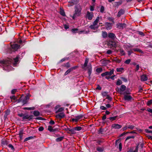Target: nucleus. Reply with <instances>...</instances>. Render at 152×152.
<instances>
[{
	"label": "nucleus",
	"mask_w": 152,
	"mask_h": 152,
	"mask_svg": "<svg viewBox=\"0 0 152 152\" xmlns=\"http://www.w3.org/2000/svg\"><path fill=\"white\" fill-rule=\"evenodd\" d=\"M17 91L16 89H14L11 90V93L12 94H14Z\"/></svg>",
	"instance_id": "obj_56"
},
{
	"label": "nucleus",
	"mask_w": 152,
	"mask_h": 152,
	"mask_svg": "<svg viewBox=\"0 0 152 152\" xmlns=\"http://www.w3.org/2000/svg\"><path fill=\"white\" fill-rule=\"evenodd\" d=\"M23 109L24 110H34L35 109L34 107H25L23 108Z\"/></svg>",
	"instance_id": "obj_31"
},
{
	"label": "nucleus",
	"mask_w": 152,
	"mask_h": 152,
	"mask_svg": "<svg viewBox=\"0 0 152 152\" xmlns=\"http://www.w3.org/2000/svg\"><path fill=\"white\" fill-rule=\"evenodd\" d=\"M91 72H92V67H91V65L90 66L89 68L88 69V75H89V78H91L90 76L91 74Z\"/></svg>",
	"instance_id": "obj_28"
},
{
	"label": "nucleus",
	"mask_w": 152,
	"mask_h": 152,
	"mask_svg": "<svg viewBox=\"0 0 152 152\" xmlns=\"http://www.w3.org/2000/svg\"><path fill=\"white\" fill-rule=\"evenodd\" d=\"M138 145L139 144L137 145L135 147V148L134 151H134L135 152H138Z\"/></svg>",
	"instance_id": "obj_58"
},
{
	"label": "nucleus",
	"mask_w": 152,
	"mask_h": 152,
	"mask_svg": "<svg viewBox=\"0 0 152 152\" xmlns=\"http://www.w3.org/2000/svg\"><path fill=\"white\" fill-rule=\"evenodd\" d=\"M130 94V92L128 90H126L123 93V95L124 96L125 95H129Z\"/></svg>",
	"instance_id": "obj_40"
},
{
	"label": "nucleus",
	"mask_w": 152,
	"mask_h": 152,
	"mask_svg": "<svg viewBox=\"0 0 152 152\" xmlns=\"http://www.w3.org/2000/svg\"><path fill=\"white\" fill-rule=\"evenodd\" d=\"M83 115H80L77 116H75V117L76 118V120H77V122L80 119L83 118Z\"/></svg>",
	"instance_id": "obj_23"
},
{
	"label": "nucleus",
	"mask_w": 152,
	"mask_h": 152,
	"mask_svg": "<svg viewBox=\"0 0 152 152\" xmlns=\"http://www.w3.org/2000/svg\"><path fill=\"white\" fill-rule=\"evenodd\" d=\"M102 71V69L101 67H98L96 69V71L98 73H100Z\"/></svg>",
	"instance_id": "obj_38"
},
{
	"label": "nucleus",
	"mask_w": 152,
	"mask_h": 152,
	"mask_svg": "<svg viewBox=\"0 0 152 152\" xmlns=\"http://www.w3.org/2000/svg\"><path fill=\"white\" fill-rule=\"evenodd\" d=\"M122 84V81L119 79H118L116 82V85H121Z\"/></svg>",
	"instance_id": "obj_35"
},
{
	"label": "nucleus",
	"mask_w": 152,
	"mask_h": 152,
	"mask_svg": "<svg viewBox=\"0 0 152 152\" xmlns=\"http://www.w3.org/2000/svg\"><path fill=\"white\" fill-rule=\"evenodd\" d=\"M121 2L120 1L115 2L113 3V5L115 7H118L119 5L121 4Z\"/></svg>",
	"instance_id": "obj_27"
},
{
	"label": "nucleus",
	"mask_w": 152,
	"mask_h": 152,
	"mask_svg": "<svg viewBox=\"0 0 152 152\" xmlns=\"http://www.w3.org/2000/svg\"><path fill=\"white\" fill-rule=\"evenodd\" d=\"M122 127V126L119 125L118 124H113L112 126L111 127L112 128H114L115 129H119Z\"/></svg>",
	"instance_id": "obj_12"
},
{
	"label": "nucleus",
	"mask_w": 152,
	"mask_h": 152,
	"mask_svg": "<svg viewBox=\"0 0 152 152\" xmlns=\"http://www.w3.org/2000/svg\"><path fill=\"white\" fill-rule=\"evenodd\" d=\"M20 47V46L17 44H13L11 45V48L9 50V53H12V52L16 51Z\"/></svg>",
	"instance_id": "obj_5"
},
{
	"label": "nucleus",
	"mask_w": 152,
	"mask_h": 152,
	"mask_svg": "<svg viewBox=\"0 0 152 152\" xmlns=\"http://www.w3.org/2000/svg\"><path fill=\"white\" fill-rule=\"evenodd\" d=\"M59 13L61 15L63 16H65V12H64V10L61 8L60 9V11L59 12Z\"/></svg>",
	"instance_id": "obj_30"
},
{
	"label": "nucleus",
	"mask_w": 152,
	"mask_h": 152,
	"mask_svg": "<svg viewBox=\"0 0 152 152\" xmlns=\"http://www.w3.org/2000/svg\"><path fill=\"white\" fill-rule=\"evenodd\" d=\"M88 59L87 58H86L85 60V62H84V64L83 66L84 67H86L87 66L88 64Z\"/></svg>",
	"instance_id": "obj_45"
},
{
	"label": "nucleus",
	"mask_w": 152,
	"mask_h": 152,
	"mask_svg": "<svg viewBox=\"0 0 152 152\" xmlns=\"http://www.w3.org/2000/svg\"><path fill=\"white\" fill-rule=\"evenodd\" d=\"M64 139V137H61L58 138L56 139V141L57 142L61 141Z\"/></svg>",
	"instance_id": "obj_36"
},
{
	"label": "nucleus",
	"mask_w": 152,
	"mask_h": 152,
	"mask_svg": "<svg viewBox=\"0 0 152 152\" xmlns=\"http://www.w3.org/2000/svg\"><path fill=\"white\" fill-rule=\"evenodd\" d=\"M62 66L65 67L67 68L70 67L71 66L69 62H68L66 64H64Z\"/></svg>",
	"instance_id": "obj_32"
},
{
	"label": "nucleus",
	"mask_w": 152,
	"mask_h": 152,
	"mask_svg": "<svg viewBox=\"0 0 152 152\" xmlns=\"http://www.w3.org/2000/svg\"><path fill=\"white\" fill-rule=\"evenodd\" d=\"M108 93L107 91H102L101 93V95L103 98H104L108 95Z\"/></svg>",
	"instance_id": "obj_22"
},
{
	"label": "nucleus",
	"mask_w": 152,
	"mask_h": 152,
	"mask_svg": "<svg viewBox=\"0 0 152 152\" xmlns=\"http://www.w3.org/2000/svg\"><path fill=\"white\" fill-rule=\"evenodd\" d=\"M18 116L20 117H22V121H32L33 119H35L38 120H43L44 119L41 117H37L36 118H33V115H28L24 114L23 113H18Z\"/></svg>",
	"instance_id": "obj_1"
},
{
	"label": "nucleus",
	"mask_w": 152,
	"mask_h": 152,
	"mask_svg": "<svg viewBox=\"0 0 152 152\" xmlns=\"http://www.w3.org/2000/svg\"><path fill=\"white\" fill-rule=\"evenodd\" d=\"M53 129V128H52V126L51 125H49L48 126V130L50 132H52V131Z\"/></svg>",
	"instance_id": "obj_50"
},
{
	"label": "nucleus",
	"mask_w": 152,
	"mask_h": 152,
	"mask_svg": "<svg viewBox=\"0 0 152 152\" xmlns=\"http://www.w3.org/2000/svg\"><path fill=\"white\" fill-rule=\"evenodd\" d=\"M106 72L107 76H110L113 74L114 72V69H111L110 71V72L107 71Z\"/></svg>",
	"instance_id": "obj_29"
},
{
	"label": "nucleus",
	"mask_w": 152,
	"mask_h": 152,
	"mask_svg": "<svg viewBox=\"0 0 152 152\" xmlns=\"http://www.w3.org/2000/svg\"><path fill=\"white\" fill-rule=\"evenodd\" d=\"M145 132L147 133H151L152 134V131L150 130L147 129H145Z\"/></svg>",
	"instance_id": "obj_62"
},
{
	"label": "nucleus",
	"mask_w": 152,
	"mask_h": 152,
	"mask_svg": "<svg viewBox=\"0 0 152 152\" xmlns=\"http://www.w3.org/2000/svg\"><path fill=\"white\" fill-rule=\"evenodd\" d=\"M34 116L38 117L40 115V113L38 110H35L33 112Z\"/></svg>",
	"instance_id": "obj_19"
},
{
	"label": "nucleus",
	"mask_w": 152,
	"mask_h": 152,
	"mask_svg": "<svg viewBox=\"0 0 152 152\" xmlns=\"http://www.w3.org/2000/svg\"><path fill=\"white\" fill-rule=\"evenodd\" d=\"M148 77L146 75L144 74L141 76V80L142 81H145L147 80Z\"/></svg>",
	"instance_id": "obj_16"
},
{
	"label": "nucleus",
	"mask_w": 152,
	"mask_h": 152,
	"mask_svg": "<svg viewBox=\"0 0 152 152\" xmlns=\"http://www.w3.org/2000/svg\"><path fill=\"white\" fill-rule=\"evenodd\" d=\"M135 137L133 136H129L127 137L126 138V139L125 140H128L129 139H130L132 138V139H134V138Z\"/></svg>",
	"instance_id": "obj_51"
},
{
	"label": "nucleus",
	"mask_w": 152,
	"mask_h": 152,
	"mask_svg": "<svg viewBox=\"0 0 152 152\" xmlns=\"http://www.w3.org/2000/svg\"><path fill=\"white\" fill-rule=\"evenodd\" d=\"M65 116V115L63 112H61L56 115V117L57 118L61 119L64 118Z\"/></svg>",
	"instance_id": "obj_7"
},
{
	"label": "nucleus",
	"mask_w": 152,
	"mask_h": 152,
	"mask_svg": "<svg viewBox=\"0 0 152 152\" xmlns=\"http://www.w3.org/2000/svg\"><path fill=\"white\" fill-rule=\"evenodd\" d=\"M75 131H79L81 130L82 128L81 126H77L74 127Z\"/></svg>",
	"instance_id": "obj_44"
},
{
	"label": "nucleus",
	"mask_w": 152,
	"mask_h": 152,
	"mask_svg": "<svg viewBox=\"0 0 152 152\" xmlns=\"http://www.w3.org/2000/svg\"><path fill=\"white\" fill-rule=\"evenodd\" d=\"M120 78L124 82H127L128 81V80L127 78L124 77H121Z\"/></svg>",
	"instance_id": "obj_48"
},
{
	"label": "nucleus",
	"mask_w": 152,
	"mask_h": 152,
	"mask_svg": "<svg viewBox=\"0 0 152 152\" xmlns=\"http://www.w3.org/2000/svg\"><path fill=\"white\" fill-rule=\"evenodd\" d=\"M121 92L124 91L126 89V86L125 85H122L121 86L120 88Z\"/></svg>",
	"instance_id": "obj_21"
},
{
	"label": "nucleus",
	"mask_w": 152,
	"mask_h": 152,
	"mask_svg": "<svg viewBox=\"0 0 152 152\" xmlns=\"http://www.w3.org/2000/svg\"><path fill=\"white\" fill-rule=\"evenodd\" d=\"M78 31V29L77 28H73L72 30V31L74 33H76Z\"/></svg>",
	"instance_id": "obj_59"
},
{
	"label": "nucleus",
	"mask_w": 152,
	"mask_h": 152,
	"mask_svg": "<svg viewBox=\"0 0 152 152\" xmlns=\"http://www.w3.org/2000/svg\"><path fill=\"white\" fill-rule=\"evenodd\" d=\"M35 137V136H31L28 137L26 138H25L24 140V141L25 142L27 140H31V139H33Z\"/></svg>",
	"instance_id": "obj_33"
},
{
	"label": "nucleus",
	"mask_w": 152,
	"mask_h": 152,
	"mask_svg": "<svg viewBox=\"0 0 152 152\" xmlns=\"http://www.w3.org/2000/svg\"><path fill=\"white\" fill-rule=\"evenodd\" d=\"M137 32H138L137 33L139 35H141V36H145V34L143 32H142V31H137Z\"/></svg>",
	"instance_id": "obj_55"
},
{
	"label": "nucleus",
	"mask_w": 152,
	"mask_h": 152,
	"mask_svg": "<svg viewBox=\"0 0 152 152\" xmlns=\"http://www.w3.org/2000/svg\"><path fill=\"white\" fill-rule=\"evenodd\" d=\"M1 143L3 145H7L8 146L9 144V142L7 140H3L1 141Z\"/></svg>",
	"instance_id": "obj_34"
},
{
	"label": "nucleus",
	"mask_w": 152,
	"mask_h": 152,
	"mask_svg": "<svg viewBox=\"0 0 152 152\" xmlns=\"http://www.w3.org/2000/svg\"><path fill=\"white\" fill-rule=\"evenodd\" d=\"M124 70V68L123 67H120L119 68H117L116 69V71L118 72H122V71Z\"/></svg>",
	"instance_id": "obj_42"
},
{
	"label": "nucleus",
	"mask_w": 152,
	"mask_h": 152,
	"mask_svg": "<svg viewBox=\"0 0 152 152\" xmlns=\"http://www.w3.org/2000/svg\"><path fill=\"white\" fill-rule=\"evenodd\" d=\"M105 26L107 30H110L112 28V24L108 22H105Z\"/></svg>",
	"instance_id": "obj_11"
},
{
	"label": "nucleus",
	"mask_w": 152,
	"mask_h": 152,
	"mask_svg": "<svg viewBox=\"0 0 152 152\" xmlns=\"http://www.w3.org/2000/svg\"><path fill=\"white\" fill-rule=\"evenodd\" d=\"M132 50L131 49L130 50L128 51V55L130 56L131 55V54L133 53V51H132Z\"/></svg>",
	"instance_id": "obj_60"
},
{
	"label": "nucleus",
	"mask_w": 152,
	"mask_h": 152,
	"mask_svg": "<svg viewBox=\"0 0 152 152\" xmlns=\"http://www.w3.org/2000/svg\"><path fill=\"white\" fill-rule=\"evenodd\" d=\"M134 126H133L132 125H128V128L132 129H133L134 128Z\"/></svg>",
	"instance_id": "obj_57"
},
{
	"label": "nucleus",
	"mask_w": 152,
	"mask_h": 152,
	"mask_svg": "<svg viewBox=\"0 0 152 152\" xmlns=\"http://www.w3.org/2000/svg\"><path fill=\"white\" fill-rule=\"evenodd\" d=\"M86 16L88 18V19L91 20L92 19L93 15V14H91L89 11H87Z\"/></svg>",
	"instance_id": "obj_15"
},
{
	"label": "nucleus",
	"mask_w": 152,
	"mask_h": 152,
	"mask_svg": "<svg viewBox=\"0 0 152 152\" xmlns=\"http://www.w3.org/2000/svg\"><path fill=\"white\" fill-rule=\"evenodd\" d=\"M99 17L97 16L96 20H95V21L93 22V24H94V25H95L96 26L97 24V23H98L99 20Z\"/></svg>",
	"instance_id": "obj_26"
},
{
	"label": "nucleus",
	"mask_w": 152,
	"mask_h": 152,
	"mask_svg": "<svg viewBox=\"0 0 152 152\" xmlns=\"http://www.w3.org/2000/svg\"><path fill=\"white\" fill-rule=\"evenodd\" d=\"M104 131V130L103 129H102V128H100L99 130L98 131V134H103V132Z\"/></svg>",
	"instance_id": "obj_53"
},
{
	"label": "nucleus",
	"mask_w": 152,
	"mask_h": 152,
	"mask_svg": "<svg viewBox=\"0 0 152 152\" xmlns=\"http://www.w3.org/2000/svg\"><path fill=\"white\" fill-rule=\"evenodd\" d=\"M12 59L10 58H8L6 60H2L0 61V63L3 64L4 66H8L10 64L13 62Z\"/></svg>",
	"instance_id": "obj_3"
},
{
	"label": "nucleus",
	"mask_w": 152,
	"mask_h": 152,
	"mask_svg": "<svg viewBox=\"0 0 152 152\" xmlns=\"http://www.w3.org/2000/svg\"><path fill=\"white\" fill-rule=\"evenodd\" d=\"M118 148L119 151H121L122 150V144L121 142L119 143Z\"/></svg>",
	"instance_id": "obj_47"
},
{
	"label": "nucleus",
	"mask_w": 152,
	"mask_h": 152,
	"mask_svg": "<svg viewBox=\"0 0 152 152\" xmlns=\"http://www.w3.org/2000/svg\"><path fill=\"white\" fill-rule=\"evenodd\" d=\"M31 96V95L29 94H28L25 96H22V102L23 104L22 105H23L25 104H27Z\"/></svg>",
	"instance_id": "obj_4"
},
{
	"label": "nucleus",
	"mask_w": 152,
	"mask_h": 152,
	"mask_svg": "<svg viewBox=\"0 0 152 152\" xmlns=\"http://www.w3.org/2000/svg\"><path fill=\"white\" fill-rule=\"evenodd\" d=\"M125 10L122 9L120 10L118 12L117 16L118 17H120L121 15H123L125 13Z\"/></svg>",
	"instance_id": "obj_13"
},
{
	"label": "nucleus",
	"mask_w": 152,
	"mask_h": 152,
	"mask_svg": "<svg viewBox=\"0 0 152 152\" xmlns=\"http://www.w3.org/2000/svg\"><path fill=\"white\" fill-rule=\"evenodd\" d=\"M97 151L99 152H102L104 151V148L103 146L102 147L98 146L96 148Z\"/></svg>",
	"instance_id": "obj_18"
},
{
	"label": "nucleus",
	"mask_w": 152,
	"mask_h": 152,
	"mask_svg": "<svg viewBox=\"0 0 152 152\" xmlns=\"http://www.w3.org/2000/svg\"><path fill=\"white\" fill-rule=\"evenodd\" d=\"M81 7L79 4L75 6V11L72 17L73 19H75L76 18L79 16L81 14Z\"/></svg>",
	"instance_id": "obj_2"
},
{
	"label": "nucleus",
	"mask_w": 152,
	"mask_h": 152,
	"mask_svg": "<svg viewBox=\"0 0 152 152\" xmlns=\"http://www.w3.org/2000/svg\"><path fill=\"white\" fill-rule=\"evenodd\" d=\"M112 43L111 44V45L112 47H114L115 48L116 47V43L114 41H111Z\"/></svg>",
	"instance_id": "obj_39"
},
{
	"label": "nucleus",
	"mask_w": 152,
	"mask_h": 152,
	"mask_svg": "<svg viewBox=\"0 0 152 152\" xmlns=\"http://www.w3.org/2000/svg\"><path fill=\"white\" fill-rule=\"evenodd\" d=\"M152 104V99L148 101L147 102V105L148 106Z\"/></svg>",
	"instance_id": "obj_61"
},
{
	"label": "nucleus",
	"mask_w": 152,
	"mask_h": 152,
	"mask_svg": "<svg viewBox=\"0 0 152 152\" xmlns=\"http://www.w3.org/2000/svg\"><path fill=\"white\" fill-rule=\"evenodd\" d=\"M79 0H72L71 1L69 2V3L70 4H72V5H77V4L79 2Z\"/></svg>",
	"instance_id": "obj_14"
},
{
	"label": "nucleus",
	"mask_w": 152,
	"mask_h": 152,
	"mask_svg": "<svg viewBox=\"0 0 152 152\" xmlns=\"http://www.w3.org/2000/svg\"><path fill=\"white\" fill-rule=\"evenodd\" d=\"M124 99L125 101H129L133 99V98L130 95H125L124 96Z\"/></svg>",
	"instance_id": "obj_9"
},
{
	"label": "nucleus",
	"mask_w": 152,
	"mask_h": 152,
	"mask_svg": "<svg viewBox=\"0 0 152 152\" xmlns=\"http://www.w3.org/2000/svg\"><path fill=\"white\" fill-rule=\"evenodd\" d=\"M106 99H107L109 101H111L112 100V98L108 95V96H107L106 98L105 99H103V101H105Z\"/></svg>",
	"instance_id": "obj_43"
},
{
	"label": "nucleus",
	"mask_w": 152,
	"mask_h": 152,
	"mask_svg": "<svg viewBox=\"0 0 152 152\" xmlns=\"http://www.w3.org/2000/svg\"><path fill=\"white\" fill-rule=\"evenodd\" d=\"M100 12L103 13L104 11V6H101L100 10Z\"/></svg>",
	"instance_id": "obj_52"
},
{
	"label": "nucleus",
	"mask_w": 152,
	"mask_h": 152,
	"mask_svg": "<svg viewBox=\"0 0 152 152\" xmlns=\"http://www.w3.org/2000/svg\"><path fill=\"white\" fill-rule=\"evenodd\" d=\"M8 146L9 147V148H11V149L13 151H14L15 150V149L13 145H12V144H9L8 145Z\"/></svg>",
	"instance_id": "obj_37"
},
{
	"label": "nucleus",
	"mask_w": 152,
	"mask_h": 152,
	"mask_svg": "<svg viewBox=\"0 0 152 152\" xmlns=\"http://www.w3.org/2000/svg\"><path fill=\"white\" fill-rule=\"evenodd\" d=\"M108 37L109 38H111L113 40H114L116 38V37L115 34L112 32H110L108 33Z\"/></svg>",
	"instance_id": "obj_10"
},
{
	"label": "nucleus",
	"mask_w": 152,
	"mask_h": 152,
	"mask_svg": "<svg viewBox=\"0 0 152 152\" xmlns=\"http://www.w3.org/2000/svg\"><path fill=\"white\" fill-rule=\"evenodd\" d=\"M132 50L134 51H137L142 53H143V52L142 50L140 49H139V48H134L132 49Z\"/></svg>",
	"instance_id": "obj_25"
},
{
	"label": "nucleus",
	"mask_w": 152,
	"mask_h": 152,
	"mask_svg": "<svg viewBox=\"0 0 152 152\" xmlns=\"http://www.w3.org/2000/svg\"><path fill=\"white\" fill-rule=\"evenodd\" d=\"M117 117L118 116H116L114 117H110L108 118V119H109L112 121H114V120H115L117 118Z\"/></svg>",
	"instance_id": "obj_41"
},
{
	"label": "nucleus",
	"mask_w": 152,
	"mask_h": 152,
	"mask_svg": "<svg viewBox=\"0 0 152 152\" xmlns=\"http://www.w3.org/2000/svg\"><path fill=\"white\" fill-rule=\"evenodd\" d=\"M96 141V142L99 145H100L101 143L103 142V141L101 140H95Z\"/></svg>",
	"instance_id": "obj_64"
},
{
	"label": "nucleus",
	"mask_w": 152,
	"mask_h": 152,
	"mask_svg": "<svg viewBox=\"0 0 152 152\" xmlns=\"http://www.w3.org/2000/svg\"><path fill=\"white\" fill-rule=\"evenodd\" d=\"M120 53L123 55H125V52L123 49H120L119 50Z\"/></svg>",
	"instance_id": "obj_46"
},
{
	"label": "nucleus",
	"mask_w": 152,
	"mask_h": 152,
	"mask_svg": "<svg viewBox=\"0 0 152 152\" xmlns=\"http://www.w3.org/2000/svg\"><path fill=\"white\" fill-rule=\"evenodd\" d=\"M96 26L95 25H94V24H92L90 25V26H89V28L91 29H93L94 30H95V29H97L99 26Z\"/></svg>",
	"instance_id": "obj_24"
},
{
	"label": "nucleus",
	"mask_w": 152,
	"mask_h": 152,
	"mask_svg": "<svg viewBox=\"0 0 152 152\" xmlns=\"http://www.w3.org/2000/svg\"><path fill=\"white\" fill-rule=\"evenodd\" d=\"M68 133L69 134H75L76 132L75 130L74 127L72 129H70L69 132H68Z\"/></svg>",
	"instance_id": "obj_20"
},
{
	"label": "nucleus",
	"mask_w": 152,
	"mask_h": 152,
	"mask_svg": "<svg viewBox=\"0 0 152 152\" xmlns=\"http://www.w3.org/2000/svg\"><path fill=\"white\" fill-rule=\"evenodd\" d=\"M64 110V108L63 107H60L59 108L57 111L56 112V113H58L59 112H61L63 111Z\"/></svg>",
	"instance_id": "obj_54"
},
{
	"label": "nucleus",
	"mask_w": 152,
	"mask_h": 152,
	"mask_svg": "<svg viewBox=\"0 0 152 152\" xmlns=\"http://www.w3.org/2000/svg\"><path fill=\"white\" fill-rule=\"evenodd\" d=\"M22 56H20L19 55H17L16 57L13 58V60L14 62V64H17L18 62L19 59L22 58Z\"/></svg>",
	"instance_id": "obj_8"
},
{
	"label": "nucleus",
	"mask_w": 152,
	"mask_h": 152,
	"mask_svg": "<svg viewBox=\"0 0 152 152\" xmlns=\"http://www.w3.org/2000/svg\"><path fill=\"white\" fill-rule=\"evenodd\" d=\"M22 96H21V97L19 99H16L15 102H17L18 103H19V102H22Z\"/></svg>",
	"instance_id": "obj_49"
},
{
	"label": "nucleus",
	"mask_w": 152,
	"mask_h": 152,
	"mask_svg": "<svg viewBox=\"0 0 152 152\" xmlns=\"http://www.w3.org/2000/svg\"><path fill=\"white\" fill-rule=\"evenodd\" d=\"M108 34L106 31H102V37L104 38H106L107 37Z\"/></svg>",
	"instance_id": "obj_17"
},
{
	"label": "nucleus",
	"mask_w": 152,
	"mask_h": 152,
	"mask_svg": "<svg viewBox=\"0 0 152 152\" xmlns=\"http://www.w3.org/2000/svg\"><path fill=\"white\" fill-rule=\"evenodd\" d=\"M131 61V60L130 59H128L126 60L124 62L125 63L127 64H129L130 63V62Z\"/></svg>",
	"instance_id": "obj_63"
},
{
	"label": "nucleus",
	"mask_w": 152,
	"mask_h": 152,
	"mask_svg": "<svg viewBox=\"0 0 152 152\" xmlns=\"http://www.w3.org/2000/svg\"><path fill=\"white\" fill-rule=\"evenodd\" d=\"M117 28L119 29H123L124 28L126 27V24L125 23H118L116 24Z\"/></svg>",
	"instance_id": "obj_6"
}]
</instances>
